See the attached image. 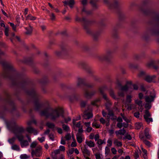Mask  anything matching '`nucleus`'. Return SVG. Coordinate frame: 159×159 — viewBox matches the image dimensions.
Segmentation results:
<instances>
[{
	"label": "nucleus",
	"instance_id": "nucleus-32",
	"mask_svg": "<svg viewBox=\"0 0 159 159\" xmlns=\"http://www.w3.org/2000/svg\"><path fill=\"white\" fill-rule=\"evenodd\" d=\"M20 145L21 147L23 148L29 145V143L27 140H23L20 142Z\"/></svg>",
	"mask_w": 159,
	"mask_h": 159
},
{
	"label": "nucleus",
	"instance_id": "nucleus-51",
	"mask_svg": "<svg viewBox=\"0 0 159 159\" xmlns=\"http://www.w3.org/2000/svg\"><path fill=\"white\" fill-rule=\"evenodd\" d=\"M30 157L29 156H28L26 154H22L20 156V158L21 159H26Z\"/></svg>",
	"mask_w": 159,
	"mask_h": 159
},
{
	"label": "nucleus",
	"instance_id": "nucleus-35",
	"mask_svg": "<svg viewBox=\"0 0 159 159\" xmlns=\"http://www.w3.org/2000/svg\"><path fill=\"white\" fill-rule=\"evenodd\" d=\"M109 93L110 96L114 99H116V98L114 92L112 89H110L109 90Z\"/></svg>",
	"mask_w": 159,
	"mask_h": 159
},
{
	"label": "nucleus",
	"instance_id": "nucleus-14",
	"mask_svg": "<svg viewBox=\"0 0 159 159\" xmlns=\"http://www.w3.org/2000/svg\"><path fill=\"white\" fill-rule=\"evenodd\" d=\"M85 80L84 79L80 78L77 79V86L78 88H84L85 86Z\"/></svg>",
	"mask_w": 159,
	"mask_h": 159
},
{
	"label": "nucleus",
	"instance_id": "nucleus-13",
	"mask_svg": "<svg viewBox=\"0 0 159 159\" xmlns=\"http://www.w3.org/2000/svg\"><path fill=\"white\" fill-rule=\"evenodd\" d=\"M51 109V108L50 107L45 108L40 111V115L41 116H45L47 118H49Z\"/></svg>",
	"mask_w": 159,
	"mask_h": 159
},
{
	"label": "nucleus",
	"instance_id": "nucleus-7",
	"mask_svg": "<svg viewBox=\"0 0 159 159\" xmlns=\"http://www.w3.org/2000/svg\"><path fill=\"white\" fill-rule=\"evenodd\" d=\"M31 154L32 157L34 156L37 157H40L42 154V147L40 146H39L35 150H32Z\"/></svg>",
	"mask_w": 159,
	"mask_h": 159
},
{
	"label": "nucleus",
	"instance_id": "nucleus-25",
	"mask_svg": "<svg viewBox=\"0 0 159 159\" xmlns=\"http://www.w3.org/2000/svg\"><path fill=\"white\" fill-rule=\"evenodd\" d=\"M156 64L155 62L154 61H151L150 62L148 63L147 64V66L148 67L152 66L154 69L156 70H157L158 69L159 67L155 65V64Z\"/></svg>",
	"mask_w": 159,
	"mask_h": 159
},
{
	"label": "nucleus",
	"instance_id": "nucleus-58",
	"mask_svg": "<svg viewBox=\"0 0 159 159\" xmlns=\"http://www.w3.org/2000/svg\"><path fill=\"white\" fill-rule=\"evenodd\" d=\"M10 26L12 27L13 30L16 31V25H15L13 23L9 22Z\"/></svg>",
	"mask_w": 159,
	"mask_h": 159
},
{
	"label": "nucleus",
	"instance_id": "nucleus-52",
	"mask_svg": "<svg viewBox=\"0 0 159 159\" xmlns=\"http://www.w3.org/2000/svg\"><path fill=\"white\" fill-rule=\"evenodd\" d=\"M144 143L148 147H150L151 145V143L149 141L145 139L143 140Z\"/></svg>",
	"mask_w": 159,
	"mask_h": 159
},
{
	"label": "nucleus",
	"instance_id": "nucleus-41",
	"mask_svg": "<svg viewBox=\"0 0 159 159\" xmlns=\"http://www.w3.org/2000/svg\"><path fill=\"white\" fill-rule=\"evenodd\" d=\"M100 35V33L98 32H96L93 34L92 35L93 39L95 40H97Z\"/></svg>",
	"mask_w": 159,
	"mask_h": 159
},
{
	"label": "nucleus",
	"instance_id": "nucleus-11",
	"mask_svg": "<svg viewBox=\"0 0 159 159\" xmlns=\"http://www.w3.org/2000/svg\"><path fill=\"white\" fill-rule=\"evenodd\" d=\"M61 49L62 55L64 56H66L69 55L70 52V50L69 48L66 45H63L61 46Z\"/></svg>",
	"mask_w": 159,
	"mask_h": 159
},
{
	"label": "nucleus",
	"instance_id": "nucleus-54",
	"mask_svg": "<svg viewBox=\"0 0 159 159\" xmlns=\"http://www.w3.org/2000/svg\"><path fill=\"white\" fill-rule=\"evenodd\" d=\"M118 95L120 97H124L125 96L124 92L120 90L118 93Z\"/></svg>",
	"mask_w": 159,
	"mask_h": 159
},
{
	"label": "nucleus",
	"instance_id": "nucleus-30",
	"mask_svg": "<svg viewBox=\"0 0 159 159\" xmlns=\"http://www.w3.org/2000/svg\"><path fill=\"white\" fill-rule=\"evenodd\" d=\"M85 143L90 148L93 147L95 146L94 143L91 141H88L86 140Z\"/></svg>",
	"mask_w": 159,
	"mask_h": 159
},
{
	"label": "nucleus",
	"instance_id": "nucleus-43",
	"mask_svg": "<svg viewBox=\"0 0 159 159\" xmlns=\"http://www.w3.org/2000/svg\"><path fill=\"white\" fill-rule=\"evenodd\" d=\"M75 20L76 21H83L84 23H86L87 22V20L84 17L82 19H81L80 18H79L78 16H76Z\"/></svg>",
	"mask_w": 159,
	"mask_h": 159
},
{
	"label": "nucleus",
	"instance_id": "nucleus-20",
	"mask_svg": "<svg viewBox=\"0 0 159 159\" xmlns=\"http://www.w3.org/2000/svg\"><path fill=\"white\" fill-rule=\"evenodd\" d=\"M156 77V75H154L150 76L149 75H147L145 76L144 79L148 83L151 82L152 80Z\"/></svg>",
	"mask_w": 159,
	"mask_h": 159
},
{
	"label": "nucleus",
	"instance_id": "nucleus-55",
	"mask_svg": "<svg viewBox=\"0 0 159 159\" xmlns=\"http://www.w3.org/2000/svg\"><path fill=\"white\" fill-rule=\"evenodd\" d=\"M121 116H122V118L123 120L125 121L127 123H129L130 122V120L129 119H128L125 116H124L123 115L121 114Z\"/></svg>",
	"mask_w": 159,
	"mask_h": 159
},
{
	"label": "nucleus",
	"instance_id": "nucleus-6",
	"mask_svg": "<svg viewBox=\"0 0 159 159\" xmlns=\"http://www.w3.org/2000/svg\"><path fill=\"white\" fill-rule=\"evenodd\" d=\"M79 67L84 69L89 74L92 75L94 71L88 64L84 61H80L78 63Z\"/></svg>",
	"mask_w": 159,
	"mask_h": 159
},
{
	"label": "nucleus",
	"instance_id": "nucleus-60",
	"mask_svg": "<svg viewBox=\"0 0 159 159\" xmlns=\"http://www.w3.org/2000/svg\"><path fill=\"white\" fill-rule=\"evenodd\" d=\"M15 139L16 138L15 137H13L11 139H9L8 141L10 143L13 144L15 142Z\"/></svg>",
	"mask_w": 159,
	"mask_h": 159
},
{
	"label": "nucleus",
	"instance_id": "nucleus-23",
	"mask_svg": "<svg viewBox=\"0 0 159 159\" xmlns=\"http://www.w3.org/2000/svg\"><path fill=\"white\" fill-rule=\"evenodd\" d=\"M25 29L26 30L25 33L26 34L30 35L32 34L33 30V27L30 24H29V27L25 28Z\"/></svg>",
	"mask_w": 159,
	"mask_h": 159
},
{
	"label": "nucleus",
	"instance_id": "nucleus-45",
	"mask_svg": "<svg viewBox=\"0 0 159 159\" xmlns=\"http://www.w3.org/2000/svg\"><path fill=\"white\" fill-rule=\"evenodd\" d=\"M142 125V124L141 123H136L135 124V128L137 129H140Z\"/></svg>",
	"mask_w": 159,
	"mask_h": 159
},
{
	"label": "nucleus",
	"instance_id": "nucleus-4",
	"mask_svg": "<svg viewBox=\"0 0 159 159\" xmlns=\"http://www.w3.org/2000/svg\"><path fill=\"white\" fill-rule=\"evenodd\" d=\"M64 111L62 108L58 107L55 109L51 108L49 117L51 120L55 121L61 116L64 117Z\"/></svg>",
	"mask_w": 159,
	"mask_h": 159
},
{
	"label": "nucleus",
	"instance_id": "nucleus-24",
	"mask_svg": "<svg viewBox=\"0 0 159 159\" xmlns=\"http://www.w3.org/2000/svg\"><path fill=\"white\" fill-rule=\"evenodd\" d=\"M26 131L29 133H33L34 135L37 134V130L31 126H29L27 128Z\"/></svg>",
	"mask_w": 159,
	"mask_h": 159
},
{
	"label": "nucleus",
	"instance_id": "nucleus-38",
	"mask_svg": "<svg viewBox=\"0 0 159 159\" xmlns=\"http://www.w3.org/2000/svg\"><path fill=\"white\" fill-rule=\"evenodd\" d=\"M114 143L118 147H121L122 145V142L118 141L117 139L114 140Z\"/></svg>",
	"mask_w": 159,
	"mask_h": 159
},
{
	"label": "nucleus",
	"instance_id": "nucleus-3",
	"mask_svg": "<svg viewBox=\"0 0 159 159\" xmlns=\"http://www.w3.org/2000/svg\"><path fill=\"white\" fill-rule=\"evenodd\" d=\"M0 64L2 65L3 68L2 76L5 78L11 79L12 73L13 70L12 66L4 61L0 60Z\"/></svg>",
	"mask_w": 159,
	"mask_h": 159
},
{
	"label": "nucleus",
	"instance_id": "nucleus-61",
	"mask_svg": "<svg viewBox=\"0 0 159 159\" xmlns=\"http://www.w3.org/2000/svg\"><path fill=\"white\" fill-rule=\"evenodd\" d=\"M9 31V27H7L5 28V35L7 36H8V32Z\"/></svg>",
	"mask_w": 159,
	"mask_h": 159
},
{
	"label": "nucleus",
	"instance_id": "nucleus-27",
	"mask_svg": "<svg viewBox=\"0 0 159 159\" xmlns=\"http://www.w3.org/2000/svg\"><path fill=\"white\" fill-rule=\"evenodd\" d=\"M108 115L111 116L110 119L112 120H116L117 117L114 115L113 111H110L108 113Z\"/></svg>",
	"mask_w": 159,
	"mask_h": 159
},
{
	"label": "nucleus",
	"instance_id": "nucleus-63",
	"mask_svg": "<svg viewBox=\"0 0 159 159\" xmlns=\"http://www.w3.org/2000/svg\"><path fill=\"white\" fill-rule=\"evenodd\" d=\"M37 145V143L36 142H34L31 144L30 147L32 148H34Z\"/></svg>",
	"mask_w": 159,
	"mask_h": 159
},
{
	"label": "nucleus",
	"instance_id": "nucleus-12",
	"mask_svg": "<svg viewBox=\"0 0 159 159\" xmlns=\"http://www.w3.org/2000/svg\"><path fill=\"white\" fill-rule=\"evenodd\" d=\"M84 89V96L87 98H91L96 93V91L92 90L90 92H89L87 89Z\"/></svg>",
	"mask_w": 159,
	"mask_h": 159
},
{
	"label": "nucleus",
	"instance_id": "nucleus-44",
	"mask_svg": "<svg viewBox=\"0 0 159 159\" xmlns=\"http://www.w3.org/2000/svg\"><path fill=\"white\" fill-rule=\"evenodd\" d=\"M26 19H30V20H34L36 19V17L35 16H32L31 14L28 15L26 17Z\"/></svg>",
	"mask_w": 159,
	"mask_h": 159
},
{
	"label": "nucleus",
	"instance_id": "nucleus-39",
	"mask_svg": "<svg viewBox=\"0 0 159 159\" xmlns=\"http://www.w3.org/2000/svg\"><path fill=\"white\" fill-rule=\"evenodd\" d=\"M144 134L146 137L147 139H149L150 138V136L149 134V130L147 128H146L144 130Z\"/></svg>",
	"mask_w": 159,
	"mask_h": 159
},
{
	"label": "nucleus",
	"instance_id": "nucleus-19",
	"mask_svg": "<svg viewBox=\"0 0 159 159\" xmlns=\"http://www.w3.org/2000/svg\"><path fill=\"white\" fill-rule=\"evenodd\" d=\"M119 27L118 25H116V26L114 27L112 32V37L114 39H116L118 38L119 36L118 33L116 31L117 29Z\"/></svg>",
	"mask_w": 159,
	"mask_h": 159
},
{
	"label": "nucleus",
	"instance_id": "nucleus-10",
	"mask_svg": "<svg viewBox=\"0 0 159 159\" xmlns=\"http://www.w3.org/2000/svg\"><path fill=\"white\" fill-rule=\"evenodd\" d=\"M143 117L145 121L148 124H149L150 122L153 121L152 118L151 117V114L148 110L145 111L144 114L143 115Z\"/></svg>",
	"mask_w": 159,
	"mask_h": 159
},
{
	"label": "nucleus",
	"instance_id": "nucleus-28",
	"mask_svg": "<svg viewBox=\"0 0 159 159\" xmlns=\"http://www.w3.org/2000/svg\"><path fill=\"white\" fill-rule=\"evenodd\" d=\"M129 88L127 84H126L124 86L120 85V90L124 92H126L128 91Z\"/></svg>",
	"mask_w": 159,
	"mask_h": 159
},
{
	"label": "nucleus",
	"instance_id": "nucleus-18",
	"mask_svg": "<svg viewBox=\"0 0 159 159\" xmlns=\"http://www.w3.org/2000/svg\"><path fill=\"white\" fill-rule=\"evenodd\" d=\"M140 10L144 14H147L149 13L150 10L148 8L145 4H143L140 7Z\"/></svg>",
	"mask_w": 159,
	"mask_h": 159
},
{
	"label": "nucleus",
	"instance_id": "nucleus-53",
	"mask_svg": "<svg viewBox=\"0 0 159 159\" xmlns=\"http://www.w3.org/2000/svg\"><path fill=\"white\" fill-rule=\"evenodd\" d=\"M12 149L14 150L17 151H19L20 150V148L18 145L15 144L13 145L11 147Z\"/></svg>",
	"mask_w": 159,
	"mask_h": 159
},
{
	"label": "nucleus",
	"instance_id": "nucleus-47",
	"mask_svg": "<svg viewBox=\"0 0 159 159\" xmlns=\"http://www.w3.org/2000/svg\"><path fill=\"white\" fill-rule=\"evenodd\" d=\"M151 107V103L149 102H146L145 104V107L146 110H148Z\"/></svg>",
	"mask_w": 159,
	"mask_h": 159
},
{
	"label": "nucleus",
	"instance_id": "nucleus-5",
	"mask_svg": "<svg viewBox=\"0 0 159 159\" xmlns=\"http://www.w3.org/2000/svg\"><path fill=\"white\" fill-rule=\"evenodd\" d=\"M97 57L98 60L101 61H106L110 62L113 57L112 52L111 51L108 50L105 54L98 55Z\"/></svg>",
	"mask_w": 159,
	"mask_h": 159
},
{
	"label": "nucleus",
	"instance_id": "nucleus-37",
	"mask_svg": "<svg viewBox=\"0 0 159 159\" xmlns=\"http://www.w3.org/2000/svg\"><path fill=\"white\" fill-rule=\"evenodd\" d=\"M16 135L19 141L21 142L23 140L24 136L22 134L17 133L16 134Z\"/></svg>",
	"mask_w": 159,
	"mask_h": 159
},
{
	"label": "nucleus",
	"instance_id": "nucleus-42",
	"mask_svg": "<svg viewBox=\"0 0 159 159\" xmlns=\"http://www.w3.org/2000/svg\"><path fill=\"white\" fill-rule=\"evenodd\" d=\"M84 29L85 30L86 33L89 34H91V30L89 29L87 26L85 25H84Z\"/></svg>",
	"mask_w": 159,
	"mask_h": 159
},
{
	"label": "nucleus",
	"instance_id": "nucleus-22",
	"mask_svg": "<svg viewBox=\"0 0 159 159\" xmlns=\"http://www.w3.org/2000/svg\"><path fill=\"white\" fill-rule=\"evenodd\" d=\"M60 150L59 149L56 150L52 152L51 156L52 159H57L58 155L60 154Z\"/></svg>",
	"mask_w": 159,
	"mask_h": 159
},
{
	"label": "nucleus",
	"instance_id": "nucleus-48",
	"mask_svg": "<svg viewBox=\"0 0 159 159\" xmlns=\"http://www.w3.org/2000/svg\"><path fill=\"white\" fill-rule=\"evenodd\" d=\"M87 101H82L80 102V106L81 108H84L87 104Z\"/></svg>",
	"mask_w": 159,
	"mask_h": 159
},
{
	"label": "nucleus",
	"instance_id": "nucleus-1",
	"mask_svg": "<svg viewBox=\"0 0 159 159\" xmlns=\"http://www.w3.org/2000/svg\"><path fill=\"white\" fill-rule=\"evenodd\" d=\"M155 19L158 23L159 28L156 27L151 30H147L142 35L141 37L143 39L147 40L149 37L150 34L159 36V13L156 15Z\"/></svg>",
	"mask_w": 159,
	"mask_h": 159
},
{
	"label": "nucleus",
	"instance_id": "nucleus-49",
	"mask_svg": "<svg viewBox=\"0 0 159 159\" xmlns=\"http://www.w3.org/2000/svg\"><path fill=\"white\" fill-rule=\"evenodd\" d=\"M62 127L63 130L66 131L67 132L69 130V127L67 125L63 124Z\"/></svg>",
	"mask_w": 159,
	"mask_h": 159
},
{
	"label": "nucleus",
	"instance_id": "nucleus-62",
	"mask_svg": "<svg viewBox=\"0 0 159 159\" xmlns=\"http://www.w3.org/2000/svg\"><path fill=\"white\" fill-rule=\"evenodd\" d=\"M55 128L57 130V132L58 133L60 134H62V130L61 128L58 127H56Z\"/></svg>",
	"mask_w": 159,
	"mask_h": 159
},
{
	"label": "nucleus",
	"instance_id": "nucleus-34",
	"mask_svg": "<svg viewBox=\"0 0 159 159\" xmlns=\"http://www.w3.org/2000/svg\"><path fill=\"white\" fill-rule=\"evenodd\" d=\"M147 75L145 72L143 71H140L138 74V76L140 77H143L144 78L145 76Z\"/></svg>",
	"mask_w": 159,
	"mask_h": 159
},
{
	"label": "nucleus",
	"instance_id": "nucleus-64",
	"mask_svg": "<svg viewBox=\"0 0 159 159\" xmlns=\"http://www.w3.org/2000/svg\"><path fill=\"white\" fill-rule=\"evenodd\" d=\"M74 151V148H72L71 149H69L68 150V152H67L68 154H72Z\"/></svg>",
	"mask_w": 159,
	"mask_h": 159
},
{
	"label": "nucleus",
	"instance_id": "nucleus-57",
	"mask_svg": "<svg viewBox=\"0 0 159 159\" xmlns=\"http://www.w3.org/2000/svg\"><path fill=\"white\" fill-rule=\"evenodd\" d=\"M131 95H128L127 96L126 102H127L130 103L131 102Z\"/></svg>",
	"mask_w": 159,
	"mask_h": 159
},
{
	"label": "nucleus",
	"instance_id": "nucleus-33",
	"mask_svg": "<svg viewBox=\"0 0 159 159\" xmlns=\"http://www.w3.org/2000/svg\"><path fill=\"white\" fill-rule=\"evenodd\" d=\"M46 125L49 128L53 129L55 128V125L53 123L48 122L46 123Z\"/></svg>",
	"mask_w": 159,
	"mask_h": 159
},
{
	"label": "nucleus",
	"instance_id": "nucleus-8",
	"mask_svg": "<svg viewBox=\"0 0 159 159\" xmlns=\"http://www.w3.org/2000/svg\"><path fill=\"white\" fill-rule=\"evenodd\" d=\"M7 98L6 99V101L9 106L11 107L12 111L16 110V108L14 102L11 100L9 94L8 93H6Z\"/></svg>",
	"mask_w": 159,
	"mask_h": 159
},
{
	"label": "nucleus",
	"instance_id": "nucleus-21",
	"mask_svg": "<svg viewBox=\"0 0 159 159\" xmlns=\"http://www.w3.org/2000/svg\"><path fill=\"white\" fill-rule=\"evenodd\" d=\"M15 131L16 132V134H20L23 132L24 129L21 126H19L17 125H15V127L14 128Z\"/></svg>",
	"mask_w": 159,
	"mask_h": 159
},
{
	"label": "nucleus",
	"instance_id": "nucleus-36",
	"mask_svg": "<svg viewBox=\"0 0 159 159\" xmlns=\"http://www.w3.org/2000/svg\"><path fill=\"white\" fill-rule=\"evenodd\" d=\"M126 130L124 128H123L122 129H120L118 131L116 132V133H118V134L124 135L126 133Z\"/></svg>",
	"mask_w": 159,
	"mask_h": 159
},
{
	"label": "nucleus",
	"instance_id": "nucleus-16",
	"mask_svg": "<svg viewBox=\"0 0 159 159\" xmlns=\"http://www.w3.org/2000/svg\"><path fill=\"white\" fill-rule=\"evenodd\" d=\"M120 4L119 0H113V3L109 4V7L111 9L116 8L119 7Z\"/></svg>",
	"mask_w": 159,
	"mask_h": 159
},
{
	"label": "nucleus",
	"instance_id": "nucleus-17",
	"mask_svg": "<svg viewBox=\"0 0 159 159\" xmlns=\"http://www.w3.org/2000/svg\"><path fill=\"white\" fill-rule=\"evenodd\" d=\"M82 152L84 157L87 156H89L90 155V152L87 149V147L86 145H84V148H81Z\"/></svg>",
	"mask_w": 159,
	"mask_h": 159
},
{
	"label": "nucleus",
	"instance_id": "nucleus-59",
	"mask_svg": "<svg viewBox=\"0 0 159 159\" xmlns=\"http://www.w3.org/2000/svg\"><path fill=\"white\" fill-rule=\"evenodd\" d=\"M134 156L135 159H137L139 157L138 151H135L134 154Z\"/></svg>",
	"mask_w": 159,
	"mask_h": 159
},
{
	"label": "nucleus",
	"instance_id": "nucleus-40",
	"mask_svg": "<svg viewBox=\"0 0 159 159\" xmlns=\"http://www.w3.org/2000/svg\"><path fill=\"white\" fill-rule=\"evenodd\" d=\"M100 98H98V99H95L94 101L92 102L91 103L92 105L98 107V106L97 104V103L98 102H100Z\"/></svg>",
	"mask_w": 159,
	"mask_h": 159
},
{
	"label": "nucleus",
	"instance_id": "nucleus-56",
	"mask_svg": "<svg viewBox=\"0 0 159 159\" xmlns=\"http://www.w3.org/2000/svg\"><path fill=\"white\" fill-rule=\"evenodd\" d=\"M33 59H32L30 57H29L27 58L25 61V62L27 63H30V62H32V61Z\"/></svg>",
	"mask_w": 159,
	"mask_h": 159
},
{
	"label": "nucleus",
	"instance_id": "nucleus-9",
	"mask_svg": "<svg viewBox=\"0 0 159 159\" xmlns=\"http://www.w3.org/2000/svg\"><path fill=\"white\" fill-rule=\"evenodd\" d=\"M150 96H146L145 97V101L146 102L151 103L154 101L156 97V93L154 90L150 92Z\"/></svg>",
	"mask_w": 159,
	"mask_h": 159
},
{
	"label": "nucleus",
	"instance_id": "nucleus-31",
	"mask_svg": "<svg viewBox=\"0 0 159 159\" xmlns=\"http://www.w3.org/2000/svg\"><path fill=\"white\" fill-rule=\"evenodd\" d=\"M111 103L110 101L107 102L105 104L106 108V109L108 110V112L110 111H112V110H110V107L111 105Z\"/></svg>",
	"mask_w": 159,
	"mask_h": 159
},
{
	"label": "nucleus",
	"instance_id": "nucleus-29",
	"mask_svg": "<svg viewBox=\"0 0 159 159\" xmlns=\"http://www.w3.org/2000/svg\"><path fill=\"white\" fill-rule=\"evenodd\" d=\"M90 3L91 4L93 9L96 10L98 9V6L96 4V2L93 0H91L90 1Z\"/></svg>",
	"mask_w": 159,
	"mask_h": 159
},
{
	"label": "nucleus",
	"instance_id": "nucleus-26",
	"mask_svg": "<svg viewBox=\"0 0 159 159\" xmlns=\"http://www.w3.org/2000/svg\"><path fill=\"white\" fill-rule=\"evenodd\" d=\"M93 116V115L92 113L88 112L85 113L83 116L84 119H88L92 118Z\"/></svg>",
	"mask_w": 159,
	"mask_h": 159
},
{
	"label": "nucleus",
	"instance_id": "nucleus-15",
	"mask_svg": "<svg viewBox=\"0 0 159 159\" xmlns=\"http://www.w3.org/2000/svg\"><path fill=\"white\" fill-rule=\"evenodd\" d=\"M106 89V86H103L99 88V91L100 93L102 95L103 98L107 102L109 100L107 95L104 93V90Z\"/></svg>",
	"mask_w": 159,
	"mask_h": 159
},
{
	"label": "nucleus",
	"instance_id": "nucleus-2",
	"mask_svg": "<svg viewBox=\"0 0 159 159\" xmlns=\"http://www.w3.org/2000/svg\"><path fill=\"white\" fill-rule=\"evenodd\" d=\"M27 94L32 97L34 100V109L37 111H39L43 107V103L39 102V94L37 93L34 89H33L27 92Z\"/></svg>",
	"mask_w": 159,
	"mask_h": 159
},
{
	"label": "nucleus",
	"instance_id": "nucleus-50",
	"mask_svg": "<svg viewBox=\"0 0 159 159\" xmlns=\"http://www.w3.org/2000/svg\"><path fill=\"white\" fill-rule=\"evenodd\" d=\"M135 103L139 106H141V108L142 107V101L137 99L135 100Z\"/></svg>",
	"mask_w": 159,
	"mask_h": 159
},
{
	"label": "nucleus",
	"instance_id": "nucleus-46",
	"mask_svg": "<svg viewBox=\"0 0 159 159\" xmlns=\"http://www.w3.org/2000/svg\"><path fill=\"white\" fill-rule=\"evenodd\" d=\"M80 135H79L78 134H76V139L77 141V142L79 143H81L82 142V139L81 137L80 136Z\"/></svg>",
	"mask_w": 159,
	"mask_h": 159
}]
</instances>
